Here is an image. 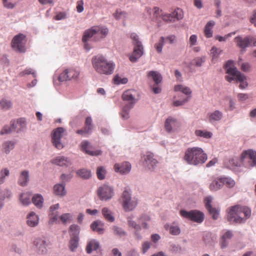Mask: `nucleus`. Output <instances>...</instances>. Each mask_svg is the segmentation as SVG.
<instances>
[{
	"label": "nucleus",
	"mask_w": 256,
	"mask_h": 256,
	"mask_svg": "<svg viewBox=\"0 0 256 256\" xmlns=\"http://www.w3.org/2000/svg\"><path fill=\"white\" fill-rule=\"evenodd\" d=\"M92 62L94 70L100 74L110 75L114 72V64L102 56H94L92 58Z\"/></svg>",
	"instance_id": "f257e3e1"
},
{
	"label": "nucleus",
	"mask_w": 256,
	"mask_h": 256,
	"mask_svg": "<svg viewBox=\"0 0 256 256\" xmlns=\"http://www.w3.org/2000/svg\"><path fill=\"white\" fill-rule=\"evenodd\" d=\"M226 72L228 75L225 76L226 80L231 82L235 80L236 82H240L239 88L241 89L246 88L248 86L246 78L245 75L242 74L234 64V62L228 60L226 64Z\"/></svg>",
	"instance_id": "f03ea898"
},
{
	"label": "nucleus",
	"mask_w": 256,
	"mask_h": 256,
	"mask_svg": "<svg viewBox=\"0 0 256 256\" xmlns=\"http://www.w3.org/2000/svg\"><path fill=\"white\" fill-rule=\"evenodd\" d=\"M108 32V29L100 26H95L86 30L82 37V42L84 43V48L89 50L90 46L88 44L89 40L94 37L95 41H98L106 36Z\"/></svg>",
	"instance_id": "7ed1b4c3"
},
{
	"label": "nucleus",
	"mask_w": 256,
	"mask_h": 256,
	"mask_svg": "<svg viewBox=\"0 0 256 256\" xmlns=\"http://www.w3.org/2000/svg\"><path fill=\"white\" fill-rule=\"evenodd\" d=\"M251 214L250 210L246 206L238 205L230 208L228 212V220L230 222L242 223L249 218Z\"/></svg>",
	"instance_id": "20e7f679"
},
{
	"label": "nucleus",
	"mask_w": 256,
	"mask_h": 256,
	"mask_svg": "<svg viewBox=\"0 0 256 256\" xmlns=\"http://www.w3.org/2000/svg\"><path fill=\"white\" fill-rule=\"evenodd\" d=\"M184 160L190 164L198 165L205 162L207 155L201 148H188L185 152Z\"/></svg>",
	"instance_id": "39448f33"
},
{
	"label": "nucleus",
	"mask_w": 256,
	"mask_h": 256,
	"mask_svg": "<svg viewBox=\"0 0 256 256\" xmlns=\"http://www.w3.org/2000/svg\"><path fill=\"white\" fill-rule=\"evenodd\" d=\"M130 38L132 40L134 48L132 54L130 56L129 59L132 62H134L143 54L144 48L141 42L139 40V37L137 34L132 33Z\"/></svg>",
	"instance_id": "423d86ee"
},
{
	"label": "nucleus",
	"mask_w": 256,
	"mask_h": 256,
	"mask_svg": "<svg viewBox=\"0 0 256 256\" xmlns=\"http://www.w3.org/2000/svg\"><path fill=\"white\" fill-rule=\"evenodd\" d=\"M26 36L20 34L14 36L12 41V46L16 52H26Z\"/></svg>",
	"instance_id": "0eeeda50"
},
{
	"label": "nucleus",
	"mask_w": 256,
	"mask_h": 256,
	"mask_svg": "<svg viewBox=\"0 0 256 256\" xmlns=\"http://www.w3.org/2000/svg\"><path fill=\"white\" fill-rule=\"evenodd\" d=\"M122 206L125 211H130L134 210L137 205V201L132 199L128 188H126L122 194Z\"/></svg>",
	"instance_id": "6e6552de"
},
{
	"label": "nucleus",
	"mask_w": 256,
	"mask_h": 256,
	"mask_svg": "<svg viewBox=\"0 0 256 256\" xmlns=\"http://www.w3.org/2000/svg\"><path fill=\"white\" fill-rule=\"evenodd\" d=\"M26 126L24 118H20L16 122H12L11 126H5L0 131L1 134H9L12 132H18L23 130Z\"/></svg>",
	"instance_id": "1a4fd4ad"
},
{
	"label": "nucleus",
	"mask_w": 256,
	"mask_h": 256,
	"mask_svg": "<svg viewBox=\"0 0 256 256\" xmlns=\"http://www.w3.org/2000/svg\"><path fill=\"white\" fill-rule=\"evenodd\" d=\"M180 214L182 217L198 223H201L204 220V213L197 210H192L190 212L181 210Z\"/></svg>",
	"instance_id": "9d476101"
},
{
	"label": "nucleus",
	"mask_w": 256,
	"mask_h": 256,
	"mask_svg": "<svg viewBox=\"0 0 256 256\" xmlns=\"http://www.w3.org/2000/svg\"><path fill=\"white\" fill-rule=\"evenodd\" d=\"M66 134V130L62 127L58 128L53 130L52 134V143L58 149H62L63 145L60 139Z\"/></svg>",
	"instance_id": "9b49d317"
},
{
	"label": "nucleus",
	"mask_w": 256,
	"mask_h": 256,
	"mask_svg": "<svg viewBox=\"0 0 256 256\" xmlns=\"http://www.w3.org/2000/svg\"><path fill=\"white\" fill-rule=\"evenodd\" d=\"M234 42L236 46L242 49H244L252 44L254 45L256 43V39L250 36H246L244 38L238 36L234 38Z\"/></svg>",
	"instance_id": "f8f14e48"
},
{
	"label": "nucleus",
	"mask_w": 256,
	"mask_h": 256,
	"mask_svg": "<svg viewBox=\"0 0 256 256\" xmlns=\"http://www.w3.org/2000/svg\"><path fill=\"white\" fill-rule=\"evenodd\" d=\"M97 194L101 200H107L113 196L114 192L110 186L104 184L98 188Z\"/></svg>",
	"instance_id": "ddd939ff"
},
{
	"label": "nucleus",
	"mask_w": 256,
	"mask_h": 256,
	"mask_svg": "<svg viewBox=\"0 0 256 256\" xmlns=\"http://www.w3.org/2000/svg\"><path fill=\"white\" fill-rule=\"evenodd\" d=\"M80 72L74 68H68L62 72L59 77V80L60 82L76 79L78 77Z\"/></svg>",
	"instance_id": "4468645a"
},
{
	"label": "nucleus",
	"mask_w": 256,
	"mask_h": 256,
	"mask_svg": "<svg viewBox=\"0 0 256 256\" xmlns=\"http://www.w3.org/2000/svg\"><path fill=\"white\" fill-rule=\"evenodd\" d=\"M154 154L150 152H148L142 157L143 160V165L148 170H152L154 166L158 163L156 159L154 158Z\"/></svg>",
	"instance_id": "2eb2a0df"
},
{
	"label": "nucleus",
	"mask_w": 256,
	"mask_h": 256,
	"mask_svg": "<svg viewBox=\"0 0 256 256\" xmlns=\"http://www.w3.org/2000/svg\"><path fill=\"white\" fill-rule=\"evenodd\" d=\"M240 157L243 163L246 160H248L250 166V164H253L256 161V152L252 150H244L242 153Z\"/></svg>",
	"instance_id": "dca6fc26"
},
{
	"label": "nucleus",
	"mask_w": 256,
	"mask_h": 256,
	"mask_svg": "<svg viewBox=\"0 0 256 256\" xmlns=\"http://www.w3.org/2000/svg\"><path fill=\"white\" fill-rule=\"evenodd\" d=\"M80 146L82 150L88 155L92 156H97L101 155L102 154V152L100 150H91L92 148L90 143L86 140L82 141L81 142Z\"/></svg>",
	"instance_id": "f3484780"
},
{
	"label": "nucleus",
	"mask_w": 256,
	"mask_h": 256,
	"mask_svg": "<svg viewBox=\"0 0 256 256\" xmlns=\"http://www.w3.org/2000/svg\"><path fill=\"white\" fill-rule=\"evenodd\" d=\"M114 171L121 174H127L131 170V164L128 162H124L120 164L116 163L114 165Z\"/></svg>",
	"instance_id": "a211bd4d"
},
{
	"label": "nucleus",
	"mask_w": 256,
	"mask_h": 256,
	"mask_svg": "<svg viewBox=\"0 0 256 256\" xmlns=\"http://www.w3.org/2000/svg\"><path fill=\"white\" fill-rule=\"evenodd\" d=\"M212 198L208 196L205 198L204 202L206 209L208 210L210 214L212 215L214 219L216 220L219 216V210L211 206Z\"/></svg>",
	"instance_id": "6ab92c4d"
},
{
	"label": "nucleus",
	"mask_w": 256,
	"mask_h": 256,
	"mask_svg": "<svg viewBox=\"0 0 256 256\" xmlns=\"http://www.w3.org/2000/svg\"><path fill=\"white\" fill-rule=\"evenodd\" d=\"M51 162L60 166H68L71 164L70 160L63 156H58L51 160Z\"/></svg>",
	"instance_id": "aec40b11"
},
{
	"label": "nucleus",
	"mask_w": 256,
	"mask_h": 256,
	"mask_svg": "<svg viewBox=\"0 0 256 256\" xmlns=\"http://www.w3.org/2000/svg\"><path fill=\"white\" fill-rule=\"evenodd\" d=\"M165 128L167 132H171L173 128H175L179 126V122L178 120L172 118H168L165 122Z\"/></svg>",
	"instance_id": "412c9836"
},
{
	"label": "nucleus",
	"mask_w": 256,
	"mask_h": 256,
	"mask_svg": "<svg viewBox=\"0 0 256 256\" xmlns=\"http://www.w3.org/2000/svg\"><path fill=\"white\" fill-rule=\"evenodd\" d=\"M34 244L37 247L38 252L41 254H45L47 252L48 243L44 240L40 238L36 239Z\"/></svg>",
	"instance_id": "4be33fe9"
},
{
	"label": "nucleus",
	"mask_w": 256,
	"mask_h": 256,
	"mask_svg": "<svg viewBox=\"0 0 256 256\" xmlns=\"http://www.w3.org/2000/svg\"><path fill=\"white\" fill-rule=\"evenodd\" d=\"M136 92L134 90H129L125 91L122 95V98L124 100L130 101V103H132L133 105L136 102L134 96Z\"/></svg>",
	"instance_id": "5701e85b"
},
{
	"label": "nucleus",
	"mask_w": 256,
	"mask_h": 256,
	"mask_svg": "<svg viewBox=\"0 0 256 256\" xmlns=\"http://www.w3.org/2000/svg\"><path fill=\"white\" fill-rule=\"evenodd\" d=\"M222 112L218 110H216L213 112L208 114V120L210 122H213L216 121H220L222 120Z\"/></svg>",
	"instance_id": "b1692460"
},
{
	"label": "nucleus",
	"mask_w": 256,
	"mask_h": 256,
	"mask_svg": "<svg viewBox=\"0 0 256 256\" xmlns=\"http://www.w3.org/2000/svg\"><path fill=\"white\" fill-rule=\"evenodd\" d=\"M243 164L241 158H234L229 160L226 162V165L227 167L230 169H234L236 167L240 166Z\"/></svg>",
	"instance_id": "393cba45"
},
{
	"label": "nucleus",
	"mask_w": 256,
	"mask_h": 256,
	"mask_svg": "<svg viewBox=\"0 0 256 256\" xmlns=\"http://www.w3.org/2000/svg\"><path fill=\"white\" fill-rule=\"evenodd\" d=\"M38 218L37 215L34 212H32L27 216V224L31 226L34 227L38 225Z\"/></svg>",
	"instance_id": "a878e982"
},
{
	"label": "nucleus",
	"mask_w": 256,
	"mask_h": 256,
	"mask_svg": "<svg viewBox=\"0 0 256 256\" xmlns=\"http://www.w3.org/2000/svg\"><path fill=\"white\" fill-rule=\"evenodd\" d=\"M232 236L233 234L230 230H227L222 234L220 242L222 248H224L228 246V240H230L232 238Z\"/></svg>",
	"instance_id": "bb28decb"
},
{
	"label": "nucleus",
	"mask_w": 256,
	"mask_h": 256,
	"mask_svg": "<svg viewBox=\"0 0 256 256\" xmlns=\"http://www.w3.org/2000/svg\"><path fill=\"white\" fill-rule=\"evenodd\" d=\"M99 247V242L95 240H92L88 242L86 250L88 254H90L92 250H96Z\"/></svg>",
	"instance_id": "cd10ccee"
},
{
	"label": "nucleus",
	"mask_w": 256,
	"mask_h": 256,
	"mask_svg": "<svg viewBox=\"0 0 256 256\" xmlns=\"http://www.w3.org/2000/svg\"><path fill=\"white\" fill-rule=\"evenodd\" d=\"M174 90L176 92H181L186 95L188 96L186 98H188V100L191 96L192 90L188 86H186L182 84H178L175 86Z\"/></svg>",
	"instance_id": "c85d7f7f"
},
{
	"label": "nucleus",
	"mask_w": 256,
	"mask_h": 256,
	"mask_svg": "<svg viewBox=\"0 0 256 256\" xmlns=\"http://www.w3.org/2000/svg\"><path fill=\"white\" fill-rule=\"evenodd\" d=\"M215 22L213 20H210L206 24L204 29V36L207 38H210L212 36V28L214 26Z\"/></svg>",
	"instance_id": "c756f323"
},
{
	"label": "nucleus",
	"mask_w": 256,
	"mask_h": 256,
	"mask_svg": "<svg viewBox=\"0 0 256 256\" xmlns=\"http://www.w3.org/2000/svg\"><path fill=\"white\" fill-rule=\"evenodd\" d=\"M28 180V172L27 170H24L21 172L20 176L18 183L21 186H25L27 184Z\"/></svg>",
	"instance_id": "7c9ffc66"
},
{
	"label": "nucleus",
	"mask_w": 256,
	"mask_h": 256,
	"mask_svg": "<svg viewBox=\"0 0 256 256\" xmlns=\"http://www.w3.org/2000/svg\"><path fill=\"white\" fill-rule=\"evenodd\" d=\"M90 228L93 231L100 234L104 232V224L100 221L94 222L90 225Z\"/></svg>",
	"instance_id": "2f4dec72"
},
{
	"label": "nucleus",
	"mask_w": 256,
	"mask_h": 256,
	"mask_svg": "<svg viewBox=\"0 0 256 256\" xmlns=\"http://www.w3.org/2000/svg\"><path fill=\"white\" fill-rule=\"evenodd\" d=\"M80 227L76 224H72L69 228L70 238H79Z\"/></svg>",
	"instance_id": "473e14b6"
},
{
	"label": "nucleus",
	"mask_w": 256,
	"mask_h": 256,
	"mask_svg": "<svg viewBox=\"0 0 256 256\" xmlns=\"http://www.w3.org/2000/svg\"><path fill=\"white\" fill-rule=\"evenodd\" d=\"M128 224L130 226L134 229L136 238L138 239H141L142 236L138 234L139 232L141 230V226L139 224H137L135 221L132 220V218H128Z\"/></svg>",
	"instance_id": "72a5a7b5"
},
{
	"label": "nucleus",
	"mask_w": 256,
	"mask_h": 256,
	"mask_svg": "<svg viewBox=\"0 0 256 256\" xmlns=\"http://www.w3.org/2000/svg\"><path fill=\"white\" fill-rule=\"evenodd\" d=\"M148 78H151L154 82L155 84H158L162 80V76L161 74L156 71H150L148 74Z\"/></svg>",
	"instance_id": "f704fd0d"
},
{
	"label": "nucleus",
	"mask_w": 256,
	"mask_h": 256,
	"mask_svg": "<svg viewBox=\"0 0 256 256\" xmlns=\"http://www.w3.org/2000/svg\"><path fill=\"white\" fill-rule=\"evenodd\" d=\"M221 182V178L214 180L210 185V189L212 191H216L222 188V184Z\"/></svg>",
	"instance_id": "c9c22d12"
},
{
	"label": "nucleus",
	"mask_w": 256,
	"mask_h": 256,
	"mask_svg": "<svg viewBox=\"0 0 256 256\" xmlns=\"http://www.w3.org/2000/svg\"><path fill=\"white\" fill-rule=\"evenodd\" d=\"M102 214L105 219L110 222H113L114 220L112 212L107 208H104L102 210Z\"/></svg>",
	"instance_id": "e433bc0d"
},
{
	"label": "nucleus",
	"mask_w": 256,
	"mask_h": 256,
	"mask_svg": "<svg viewBox=\"0 0 256 256\" xmlns=\"http://www.w3.org/2000/svg\"><path fill=\"white\" fill-rule=\"evenodd\" d=\"M152 11L153 20L157 22H160V21L163 14L162 10H160L159 8L156 6L154 8Z\"/></svg>",
	"instance_id": "4c0bfd02"
},
{
	"label": "nucleus",
	"mask_w": 256,
	"mask_h": 256,
	"mask_svg": "<svg viewBox=\"0 0 256 256\" xmlns=\"http://www.w3.org/2000/svg\"><path fill=\"white\" fill-rule=\"evenodd\" d=\"M133 107L132 103H128L124 108L121 112L122 117L124 119H128L129 118V111Z\"/></svg>",
	"instance_id": "58836bf2"
},
{
	"label": "nucleus",
	"mask_w": 256,
	"mask_h": 256,
	"mask_svg": "<svg viewBox=\"0 0 256 256\" xmlns=\"http://www.w3.org/2000/svg\"><path fill=\"white\" fill-rule=\"evenodd\" d=\"M54 192L58 196H64L66 194L64 190V186L63 184H57L54 187Z\"/></svg>",
	"instance_id": "ea45409f"
},
{
	"label": "nucleus",
	"mask_w": 256,
	"mask_h": 256,
	"mask_svg": "<svg viewBox=\"0 0 256 256\" xmlns=\"http://www.w3.org/2000/svg\"><path fill=\"white\" fill-rule=\"evenodd\" d=\"M32 194L30 192L23 193L20 195V200L24 206H28L30 203Z\"/></svg>",
	"instance_id": "a19ab883"
},
{
	"label": "nucleus",
	"mask_w": 256,
	"mask_h": 256,
	"mask_svg": "<svg viewBox=\"0 0 256 256\" xmlns=\"http://www.w3.org/2000/svg\"><path fill=\"white\" fill-rule=\"evenodd\" d=\"M140 222L142 223L143 228L147 229L148 228V224L150 221V218L146 214H142L139 218Z\"/></svg>",
	"instance_id": "79ce46f5"
},
{
	"label": "nucleus",
	"mask_w": 256,
	"mask_h": 256,
	"mask_svg": "<svg viewBox=\"0 0 256 256\" xmlns=\"http://www.w3.org/2000/svg\"><path fill=\"white\" fill-rule=\"evenodd\" d=\"M32 202L36 207L38 208L42 207L43 205L44 199L40 194H38L34 195L32 197Z\"/></svg>",
	"instance_id": "37998d69"
},
{
	"label": "nucleus",
	"mask_w": 256,
	"mask_h": 256,
	"mask_svg": "<svg viewBox=\"0 0 256 256\" xmlns=\"http://www.w3.org/2000/svg\"><path fill=\"white\" fill-rule=\"evenodd\" d=\"M79 238H70L68 248L70 251L74 252L78 246Z\"/></svg>",
	"instance_id": "c03bdc74"
},
{
	"label": "nucleus",
	"mask_w": 256,
	"mask_h": 256,
	"mask_svg": "<svg viewBox=\"0 0 256 256\" xmlns=\"http://www.w3.org/2000/svg\"><path fill=\"white\" fill-rule=\"evenodd\" d=\"M12 102L8 100L3 98L0 100V108L4 110H8L12 108Z\"/></svg>",
	"instance_id": "a18cd8bd"
},
{
	"label": "nucleus",
	"mask_w": 256,
	"mask_h": 256,
	"mask_svg": "<svg viewBox=\"0 0 256 256\" xmlns=\"http://www.w3.org/2000/svg\"><path fill=\"white\" fill-rule=\"evenodd\" d=\"M222 186L226 185L227 187L231 188L234 186L236 182L234 180L230 178H221V182Z\"/></svg>",
	"instance_id": "49530a36"
},
{
	"label": "nucleus",
	"mask_w": 256,
	"mask_h": 256,
	"mask_svg": "<svg viewBox=\"0 0 256 256\" xmlns=\"http://www.w3.org/2000/svg\"><path fill=\"white\" fill-rule=\"evenodd\" d=\"M172 19L176 20H182L184 17V12L182 9L177 8L171 14Z\"/></svg>",
	"instance_id": "de8ad7c7"
},
{
	"label": "nucleus",
	"mask_w": 256,
	"mask_h": 256,
	"mask_svg": "<svg viewBox=\"0 0 256 256\" xmlns=\"http://www.w3.org/2000/svg\"><path fill=\"white\" fill-rule=\"evenodd\" d=\"M195 134L198 136H200L206 138H210L212 136V134L210 132L200 130H196L195 131Z\"/></svg>",
	"instance_id": "09e8293b"
},
{
	"label": "nucleus",
	"mask_w": 256,
	"mask_h": 256,
	"mask_svg": "<svg viewBox=\"0 0 256 256\" xmlns=\"http://www.w3.org/2000/svg\"><path fill=\"white\" fill-rule=\"evenodd\" d=\"M22 0H3L4 6L5 8L12 9L15 7L17 3Z\"/></svg>",
	"instance_id": "8fccbe9b"
},
{
	"label": "nucleus",
	"mask_w": 256,
	"mask_h": 256,
	"mask_svg": "<svg viewBox=\"0 0 256 256\" xmlns=\"http://www.w3.org/2000/svg\"><path fill=\"white\" fill-rule=\"evenodd\" d=\"M92 120L91 117H87L86 119L84 122V128L86 130V132L90 133L93 128V125L92 124Z\"/></svg>",
	"instance_id": "3c124183"
},
{
	"label": "nucleus",
	"mask_w": 256,
	"mask_h": 256,
	"mask_svg": "<svg viewBox=\"0 0 256 256\" xmlns=\"http://www.w3.org/2000/svg\"><path fill=\"white\" fill-rule=\"evenodd\" d=\"M14 142L12 141L6 142L3 144L4 151L5 153L8 154L12 150L14 146Z\"/></svg>",
	"instance_id": "603ef678"
},
{
	"label": "nucleus",
	"mask_w": 256,
	"mask_h": 256,
	"mask_svg": "<svg viewBox=\"0 0 256 256\" xmlns=\"http://www.w3.org/2000/svg\"><path fill=\"white\" fill-rule=\"evenodd\" d=\"M106 174V170L103 166H98L96 170V175L100 180L104 179Z\"/></svg>",
	"instance_id": "864d4df0"
},
{
	"label": "nucleus",
	"mask_w": 256,
	"mask_h": 256,
	"mask_svg": "<svg viewBox=\"0 0 256 256\" xmlns=\"http://www.w3.org/2000/svg\"><path fill=\"white\" fill-rule=\"evenodd\" d=\"M222 52V50L219 48H218L216 46H214L210 50V56L212 57V60L214 61V60L216 59L220 53Z\"/></svg>",
	"instance_id": "5fc2aeb1"
},
{
	"label": "nucleus",
	"mask_w": 256,
	"mask_h": 256,
	"mask_svg": "<svg viewBox=\"0 0 256 256\" xmlns=\"http://www.w3.org/2000/svg\"><path fill=\"white\" fill-rule=\"evenodd\" d=\"M164 40L165 38L162 36L159 40L158 42L154 44V48L158 53H160L162 52Z\"/></svg>",
	"instance_id": "6e6d98bb"
},
{
	"label": "nucleus",
	"mask_w": 256,
	"mask_h": 256,
	"mask_svg": "<svg viewBox=\"0 0 256 256\" xmlns=\"http://www.w3.org/2000/svg\"><path fill=\"white\" fill-rule=\"evenodd\" d=\"M77 174L81 178L85 179H88L91 176L90 172L86 169H82L78 170Z\"/></svg>",
	"instance_id": "4d7b16f0"
},
{
	"label": "nucleus",
	"mask_w": 256,
	"mask_h": 256,
	"mask_svg": "<svg viewBox=\"0 0 256 256\" xmlns=\"http://www.w3.org/2000/svg\"><path fill=\"white\" fill-rule=\"evenodd\" d=\"M59 218L63 224H66L72 220V215L70 213L63 214L59 217Z\"/></svg>",
	"instance_id": "13d9d810"
},
{
	"label": "nucleus",
	"mask_w": 256,
	"mask_h": 256,
	"mask_svg": "<svg viewBox=\"0 0 256 256\" xmlns=\"http://www.w3.org/2000/svg\"><path fill=\"white\" fill-rule=\"evenodd\" d=\"M236 34V32H232L230 33H228L227 34H226L224 36H215L216 40H218L219 42H224L226 41L228 38Z\"/></svg>",
	"instance_id": "bf43d9fd"
},
{
	"label": "nucleus",
	"mask_w": 256,
	"mask_h": 256,
	"mask_svg": "<svg viewBox=\"0 0 256 256\" xmlns=\"http://www.w3.org/2000/svg\"><path fill=\"white\" fill-rule=\"evenodd\" d=\"M112 230H113L114 234L118 236H122L126 234V232L121 228L118 226H114L112 228Z\"/></svg>",
	"instance_id": "052dcab7"
},
{
	"label": "nucleus",
	"mask_w": 256,
	"mask_h": 256,
	"mask_svg": "<svg viewBox=\"0 0 256 256\" xmlns=\"http://www.w3.org/2000/svg\"><path fill=\"white\" fill-rule=\"evenodd\" d=\"M11 192L8 190H6L2 192L0 188V199L2 200H4L6 198H9L11 196Z\"/></svg>",
	"instance_id": "680f3d73"
},
{
	"label": "nucleus",
	"mask_w": 256,
	"mask_h": 256,
	"mask_svg": "<svg viewBox=\"0 0 256 256\" xmlns=\"http://www.w3.org/2000/svg\"><path fill=\"white\" fill-rule=\"evenodd\" d=\"M9 174V170L7 168H4L1 170L0 173V184L4 183V178L6 176H8Z\"/></svg>",
	"instance_id": "e2e57ef3"
},
{
	"label": "nucleus",
	"mask_w": 256,
	"mask_h": 256,
	"mask_svg": "<svg viewBox=\"0 0 256 256\" xmlns=\"http://www.w3.org/2000/svg\"><path fill=\"white\" fill-rule=\"evenodd\" d=\"M169 231L170 234L172 235H178L180 232V228L176 226H170Z\"/></svg>",
	"instance_id": "0e129e2a"
},
{
	"label": "nucleus",
	"mask_w": 256,
	"mask_h": 256,
	"mask_svg": "<svg viewBox=\"0 0 256 256\" xmlns=\"http://www.w3.org/2000/svg\"><path fill=\"white\" fill-rule=\"evenodd\" d=\"M114 82L116 84H124L128 82V79L126 78H122L118 76H114Z\"/></svg>",
	"instance_id": "69168bd1"
},
{
	"label": "nucleus",
	"mask_w": 256,
	"mask_h": 256,
	"mask_svg": "<svg viewBox=\"0 0 256 256\" xmlns=\"http://www.w3.org/2000/svg\"><path fill=\"white\" fill-rule=\"evenodd\" d=\"M161 19H162L164 21H165L166 22H174V20L172 19V15L171 14H164L163 13Z\"/></svg>",
	"instance_id": "338daca9"
},
{
	"label": "nucleus",
	"mask_w": 256,
	"mask_h": 256,
	"mask_svg": "<svg viewBox=\"0 0 256 256\" xmlns=\"http://www.w3.org/2000/svg\"><path fill=\"white\" fill-rule=\"evenodd\" d=\"M66 18V12H59L54 17V19L56 20H60L64 19Z\"/></svg>",
	"instance_id": "774afa93"
}]
</instances>
